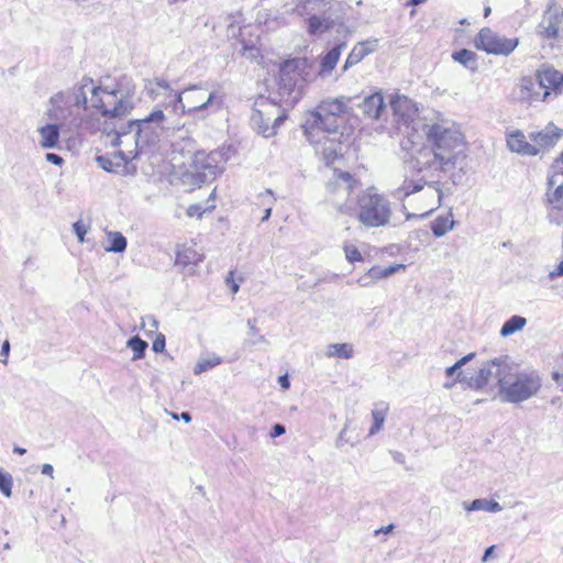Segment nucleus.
<instances>
[{"label":"nucleus","instance_id":"f257e3e1","mask_svg":"<svg viewBox=\"0 0 563 563\" xmlns=\"http://www.w3.org/2000/svg\"><path fill=\"white\" fill-rule=\"evenodd\" d=\"M429 145L417 150L408 161L417 173H430L435 177L455 168L464 169L466 153L464 136L459 128L449 120L427 123L423 126Z\"/></svg>","mask_w":563,"mask_h":563},{"label":"nucleus","instance_id":"f03ea898","mask_svg":"<svg viewBox=\"0 0 563 563\" xmlns=\"http://www.w3.org/2000/svg\"><path fill=\"white\" fill-rule=\"evenodd\" d=\"M67 102L75 106H86L90 102L100 113L109 119H121L133 109L131 97L122 90H107L96 87L91 79H84L82 84L67 93Z\"/></svg>","mask_w":563,"mask_h":563},{"label":"nucleus","instance_id":"7ed1b4c3","mask_svg":"<svg viewBox=\"0 0 563 563\" xmlns=\"http://www.w3.org/2000/svg\"><path fill=\"white\" fill-rule=\"evenodd\" d=\"M223 104L222 95L209 91L201 86H191L177 92L174 97L173 113L189 114L194 118L206 119L218 112Z\"/></svg>","mask_w":563,"mask_h":563},{"label":"nucleus","instance_id":"20e7f679","mask_svg":"<svg viewBox=\"0 0 563 563\" xmlns=\"http://www.w3.org/2000/svg\"><path fill=\"white\" fill-rule=\"evenodd\" d=\"M541 387V378L536 372L519 371L510 364L501 378L500 396L505 401L518 404L534 396Z\"/></svg>","mask_w":563,"mask_h":563},{"label":"nucleus","instance_id":"39448f33","mask_svg":"<svg viewBox=\"0 0 563 563\" xmlns=\"http://www.w3.org/2000/svg\"><path fill=\"white\" fill-rule=\"evenodd\" d=\"M107 142L118 147L115 158L119 157L123 163H130L146 147L132 121L113 123V128L103 129Z\"/></svg>","mask_w":563,"mask_h":563},{"label":"nucleus","instance_id":"423d86ee","mask_svg":"<svg viewBox=\"0 0 563 563\" xmlns=\"http://www.w3.org/2000/svg\"><path fill=\"white\" fill-rule=\"evenodd\" d=\"M357 220L366 228L386 227L390 222V201L383 195L371 189L364 191L357 199Z\"/></svg>","mask_w":563,"mask_h":563},{"label":"nucleus","instance_id":"0eeeda50","mask_svg":"<svg viewBox=\"0 0 563 563\" xmlns=\"http://www.w3.org/2000/svg\"><path fill=\"white\" fill-rule=\"evenodd\" d=\"M423 174L430 179L424 180L423 183H421V180L415 181L405 179L394 192L397 198L404 199L415 192L422 191L421 198L424 200L423 208L427 210L420 213L421 219L429 217L434 210H437L441 206L443 197V192L439 187V178L441 174L435 177H431L430 173Z\"/></svg>","mask_w":563,"mask_h":563},{"label":"nucleus","instance_id":"6e6552de","mask_svg":"<svg viewBox=\"0 0 563 563\" xmlns=\"http://www.w3.org/2000/svg\"><path fill=\"white\" fill-rule=\"evenodd\" d=\"M357 186V181L347 172H334L333 178L327 184L331 203L341 212L350 214L353 210L347 199Z\"/></svg>","mask_w":563,"mask_h":563},{"label":"nucleus","instance_id":"1a4fd4ad","mask_svg":"<svg viewBox=\"0 0 563 563\" xmlns=\"http://www.w3.org/2000/svg\"><path fill=\"white\" fill-rule=\"evenodd\" d=\"M168 114L163 108H154L147 117L131 120L146 147L159 141L162 132L167 128Z\"/></svg>","mask_w":563,"mask_h":563},{"label":"nucleus","instance_id":"9d476101","mask_svg":"<svg viewBox=\"0 0 563 563\" xmlns=\"http://www.w3.org/2000/svg\"><path fill=\"white\" fill-rule=\"evenodd\" d=\"M509 366L508 356L488 361L481 366L476 375L470 377L467 384L473 389H482L492 380H496L500 388L501 378L507 374Z\"/></svg>","mask_w":563,"mask_h":563},{"label":"nucleus","instance_id":"9b49d317","mask_svg":"<svg viewBox=\"0 0 563 563\" xmlns=\"http://www.w3.org/2000/svg\"><path fill=\"white\" fill-rule=\"evenodd\" d=\"M518 43V38L501 36L488 27L482 29L475 38L476 48L494 55L507 56L515 51Z\"/></svg>","mask_w":563,"mask_h":563},{"label":"nucleus","instance_id":"f8f14e48","mask_svg":"<svg viewBox=\"0 0 563 563\" xmlns=\"http://www.w3.org/2000/svg\"><path fill=\"white\" fill-rule=\"evenodd\" d=\"M303 129L308 141L311 144H319L322 135H338L339 123L336 118L323 115L319 110H316L307 119Z\"/></svg>","mask_w":563,"mask_h":563},{"label":"nucleus","instance_id":"ddd939ff","mask_svg":"<svg viewBox=\"0 0 563 563\" xmlns=\"http://www.w3.org/2000/svg\"><path fill=\"white\" fill-rule=\"evenodd\" d=\"M144 91L152 101L157 103L155 108L164 107L163 110L166 113L173 112L174 97L177 92L174 91L168 81L161 78L144 79Z\"/></svg>","mask_w":563,"mask_h":563},{"label":"nucleus","instance_id":"4468645a","mask_svg":"<svg viewBox=\"0 0 563 563\" xmlns=\"http://www.w3.org/2000/svg\"><path fill=\"white\" fill-rule=\"evenodd\" d=\"M217 154L197 152L192 157L191 174L197 184H203L213 179L218 173Z\"/></svg>","mask_w":563,"mask_h":563},{"label":"nucleus","instance_id":"2eb2a0df","mask_svg":"<svg viewBox=\"0 0 563 563\" xmlns=\"http://www.w3.org/2000/svg\"><path fill=\"white\" fill-rule=\"evenodd\" d=\"M518 89V98L529 104L545 101L550 97L536 77H523Z\"/></svg>","mask_w":563,"mask_h":563},{"label":"nucleus","instance_id":"dca6fc26","mask_svg":"<svg viewBox=\"0 0 563 563\" xmlns=\"http://www.w3.org/2000/svg\"><path fill=\"white\" fill-rule=\"evenodd\" d=\"M545 191V201L553 209L563 210V174L551 167V174L548 176Z\"/></svg>","mask_w":563,"mask_h":563},{"label":"nucleus","instance_id":"f3484780","mask_svg":"<svg viewBox=\"0 0 563 563\" xmlns=\"http://www.w3.org/2000/svg\"><path fill=\"white\" fill-rule=\"evenodd\" d=\"M561 136L562 130L553 124H549L541 131L531 132L529 140L532 142V145H537L536 150L538 155L542 151L553 147Z\"/></svg>","mask_w":563,"mask_h":563},{"label":"nucleus","instance_id":"a211bd4d","mask_svg":"<svg viewBox=\"0 0 563 563\" xmlns=\"http://www.w3.org/2000/svg\"><path fill=\"white\" fill-rule=\"evenodd\" d=\"M507 146L508 148L522 156H536L537 145H532V142L528 141L527 136L521 130H512L507 133Z\"/></svg>","mask_w":563,"mask_h":563},{"label":"nucleus","instance_id":"6ab92c4d","mask_svg":"<svg viewBox=\"0 0 563 563\" xmlns=\"http://www.w3.org/2000/svg\"><path fill=\"white\" fill-rule=\"evenodd\" d=\"M534 77L538 79L541 87L549 91V96H551L552 92L558 96L563 84L562 73L553 67H544L538 70Z\"/></svg>","mask_w":563,"mask_h":563},{"label":"nucleus","instance_id":"aec40b11","mask_svg":"<svg viewBox=\"0 0 563 563\" xmlns=\"http://www.w3.org/2000/svg\"><path fill=\"white\" fill-rule=\"evenodd\" d=\"M38 145L44 150L60 148V125L47 123L37 128Z\"/></svg>","mask_w":563,"mask_h":563},{"label":"nucleus","instance_id":"412c9836","mask_svg":"<svg viewBox=\"0 0 563 563\" xmlns=\"http://www.w3.org/2000/svg\"><path fill=\"white\" fill-rule=\"evenodd\" d=\"M358 108L366 118L374 120L380 119L386 108L383 93L377 91L366 96L358 104Z\"/></svg>","mask_w":563,"mask_h":563},{"label":"nucleus","instance_id":"4be33fe9","mask_svg":"<svg viewBox=\"0 0 563 563\" xmlns=\"http://www.w3.org/2000/svg\"><path fill=\"white\" fill-rule=\"evenodd\" d=\"M351 100L352 98L345 96L327 99L318 106L317 110L323 115H331L339 119L347 112Z\"/></svg>","mask_w":563,"mask_h":563},{"label":"nucleus","instance_id":"5701e85b","mask_svg":"<svg viewBox=\"0 0 563 563\" xmlns=\"http://www.w3.org/2000/svg\"><path fill=\"white\" fill-rule=\"evenodd\" d=\"M560 29H563V11L561 13L548 10L539 24V31L548 38L558 36Z\"/></svg>","mask_w":563,"mask_h":563},{"label":"nucleus","instance_id":"b1692460","mask_svg":"<svg viewBox=\"0 0 563 563\" xmlns=\"http://www.w3.org/2000/svg\"><path fill=\"white\" fill-rule=\"evenodd\" d=\"M401 268H405V265L393 264V265H389L386 267L373 266L372 268L368 269V272L363 277H361L357 280V284L361 287H367L371 284V282H376L379 279L388 278L389 276L396 274Z\"/></svg>","mask_w":563,"mask_h":563},{"label":"nucleus","instance_id":"393cba45","mask_svg":"<svg viewBox=\"0 0 563 563\" xmlns=\"http://www.w3.org/2000/svg\"><path fill=\"white\" fill-rule=\"evenodd\" d=\"M203 256L194 247H183L177 251L175 264L180 266L186 273L192 274Z\"/></svg>","mask_w":563,"mask_h":563},{"label":"nucleus","instance_id":"a878e982","mask_svg":"<svg viewBox=\"0 0 563 563\" xmlns=\"http://www.w3.org/2000/svg\"><path fill=\"white\" fill-rule=\"evenodd\" d=\"M317 151H320L327 164L332 163L341 153V143L336 136L330 137L329 135L321 136V143L316 144Z\"/></svg>","mask_w":563,"mask_h":563},{"label":"nucleus","instance_id":"bb28decb","mask_svg":"<svg viewBox=\"0 0 563 563\" xmlns=\"http://www.w3.org/2000/svg\"><path fill=\"white\" fill-rule=\"evenodd\" d=\"M345 48H346L345 43H340V44L335 45L333 48H331L321 58L319 75L328 76L329 74H331V71L334 69L335 65L338 64V62L340 59L342 51Z\"/></svg>","mask_w":563,"mask_h":563},{"label":"nucleus","instance_id":"cd10ccee","mask_svg":"<svg viewBox=\"0 0 563 563\" xmlns=\"http://www.w3.org/2000/svg\"><path fill=\"white\" fill-rule=\"evenodd\" d=\"M307 31L310 35H318L327 32L334 26V21L331 18L319 16L316 14L310 15L307 20Z\"/></svg>","mask_w":563,"mask_h":563},{"label":"nucleus","instance_id":"c85d7f7f","mask_svg":"<svg viewBox=\"0 0 563 563\" xmlns=\"http://www.w3.org/2000/svg\"><path fill=\"white\" fill-rule=\"evenodd\" d=\"M97 162L102 169L110 173H120V168L125 173L135 172V166L129 167V163H123L119 157L115 158V154L112 158L108 156H97Z\"/></svg>","mask_w":563,"mask_h":563},{"label":"nucleus","instance_id":"c756f323","mask_svg":"<svg viewBox=\"0 0 563 563\" xmlns=\"http://www.w3.org/2000/svg\"><path fill=\"white\" fill-rule=\"evenodd\" d=\"M455 227V221L452 220V213L450 212L448 216H439L431 222V231L434 236L441 238L444 236L449 231L453 230Z\"/></svg>","mask_w":563,"mask_h":563},{"label":"nucleus","instance_id":"7c9ffc66","mask_svg":"<svg viewBox=\"0 0 563 563\" xmlns=\"http://www.w3.org/2000/svg\"><path fill=\"white\" fill-rule=\"evenodd\" d=\"M463 507L467 511L485 510L488 512H498L503 510L499 503L486 498L474 499L472 503H464Z\"/></svg>","mask_w":563,"mask_h":563},{"label":"nucleus","instance_id":"2f4dec72","mask_svg":"<svg viewBox=\"0 0 563 563\" xmlns=\"http://www.w3.org/2000/svg\"><path fill=\"white\" fill-rule=\"evenodd\" d=\"M387 410V405L383 402L375 405V408L372 410L373 426L369 429V435H374L383 428Z\"/></svg>","mask_w":563,"mask_h":563},{"label":"nucleus","instance_id":"473e14b6","mask_svg":"<svg viewBox=\"0 0 563 563\" xmlns=\"http://www.w3.org/2000/svg\"><path fill=\"white\" fill-rule=\"evenodd\" d=\"M452 58L471 70L477 68L476 54L470 49L463 48L454 52Z\"/></svg>","mask_w":563,"mask_h":563},{"label":"nucleus","instance_id":"72a5a7b5","mask_svg":"<svg viewBox=\"0 0 563 563\" xmlns=\"http://www.w3.org/2000/svg\"><path fill=\"white\" fill-rule=\"evenodd\" d=\"M325 355L328 357H342V358H352L353 357V347L347 343H334L330 344L327 347Z\"/></svg>","mask_w":563,"mask_h":563},{"label":"nucleus","instance_id":"f704fd0d","mask_svg":"<svg viewBox=\"0 0 563 563\" xmlns=\"http://www.w3.org/2000/svg\"><path fill=\"white\" fill-rule=\"evenodd\" d=\"M526 318L520 316H512L503 324L500 329V335L505 338L509 336L517 331H520L526 325Z\"/></svg>","mask_w":563,"mask_h":563},{"label":"nucleus","instance_id":"c9c22d12","mask_svg":"<svg viewBox=\"0 0 563 563\" xmlns=\"http://www.w3.org/2000/svg\"><path fill=\"white\" fill-rule=\"evenodd\" d=\"M474 357H475V353H470V354L463 356L462 358H460L455 364H453L452 366H450L445 369L446 376L451 377L456 373V378L454 382H460V383L465 382L466 377L463 375V372L460 369L462 368V366H464L465 364L471 362Z\"/></svg>","mask_w":563,"mask_h":563},{"label":"nucleus","instance_id":"e433bc0d","mask_svg":"<svg viewBox=\"0 0 563 563\" xmlns=\"http://www.w3.org/2000/svg\"><path fill=\"white\" fill-rule=\"evenodd\" d=\"M371 53L368 48H366L363 44L355 46L349 54L344 65L343 71L347 70L350 67L358 64L365 56Z\"/></svg>","mask_w":563,"mask_h":563},{"label":"nucleus","instance_id":"4c0bfd02","mask_svg":"<svg viewBox=\"0 0 563 563\" xmlns=\"http://www.w3.org/2000/svg\"><path fill=\"white\" fill-rule=\"evenodd\" d=\"M108 238L110 245L106 246L107 252L121 253L125 251L128 242L126 239L120 232H109Z\"/></svg>","mask_w":563,"mask_h":563},{"label":"nucleus","instance_id":"58836bf2","mask_svg":"<svg viewBox=\"0 0 563 563\" xmlns=\"http://www.w3.org/2000/svg\"><path fill=\"white\" fill-rule=\"evenodd\" d=\"M220 363H221V357L216 354H212L207 357H200L198 360L197 364L195 365L194 373L196 375H199V374L219 365Z\"/></svg>","mask_w":563,"mask_h":563},{"label":"nucleus","instance_id":"ea45409f","mask_svg":"<svg viewBox=\"0 0 563 563\" xmlns=\"http://www.w3.org/2000/svg\"><path fill=\"white\" fill-rule=\"evenodd\" d=\"M255 319L247 320V327L250 329L249 339L245 340V344L251 346H256L260 344H267V341L264 335L258 333V330L255 325Z\"/></svg>","mask_w":563,"mask_h":563},{"label":"nucleus","instance_id":"a19ab883","mask_svg":"<svg viewBox=\"0 0 563 563\" xmlns=\"http://www.w3.org/2000/svg\"><path fill=\"white\" fill-rule=\"evenodd\" d=\"M128 346L133 351V360H137L143 357L147 342L139 336H133L128 341Z\"/></svg>","mask_w":563,"mask_h":563},{"label":"nucleus","instance_id":"79ce46f5","mask_svg":"<svg viewBox=\"0 0 563 563\" xmlns=\"http://www.w3.org/2000/svg\"><path fill=\"white\" fill-rule=\"evenodd\" d=\"M285 120L284 115L276 117L273 121L274 124L272 126L268 125V123L272 121L271 117L266 118V123L258 125V131L262 133L264 137H271L276 134V126Z\"/></svg>","mask_w":563,"mask_h":563},{"label":"nucleus","instance_id":"37998d69","mask_svg":"<svg viewBox=\"0 0 563 563\" xmlns=\"http://www.w3.org/2000/svg\"><path fill=\"white\" fill-rule=\"evenodd\" d=\"M13 478L11 474L1 471L0 472V490L5 497L12 495Z\"/></svg>","mask_w":563,"mask_h":563},{"label":"nucleus","instance_id":"c03bdc74","mask_svg":"<svg viewBox=\"0 0 563 563\" xmlns=\"http://www.w3.org/2000/svg\"><path fill=\"white\" fill-rule=\"evenodd\" d=\"M343 250L345 257L349 262L353 263L363 261V256L355 245L345 244Z\"/></svg>","mask_w":563,"mask_h":563},{"label":"nucleus","instance_id":"a18cd8bd","mask_svg":"<svg viewBox=\"0 0 563 563\" xmlns=\"http://www.w3.org/2000/svg\"><path fill=\"white\" fill-rule=\"evenodd\" d=\"M73 228H74V232L78 236L79 241L84 242V236L87 233L86 225L84 223H81L80 221H77L74 223Z\"/></svg>","mask_w":563,"mask_h":563},{"label":"nucleus","instance_id":"49530a36","mask_svg":"<svg viewBox=\"0 0 563 563\" xmlns=\"http://www.w3.org/2000/svg\"><path fill=\"white\" fill-rule=\"evenodd\" d=\"M410 103V101L407 99V98H402V99H398L396 101H393L391 102V107L395 111L396 114H400L401 117H405L404 113H400V107H408Z\"/></svg>","mask_w":563,"mask_h":563},{"label":"nucleus","instance_id":"de8ad7c7","mask_svg":"<svg viewBox=\"0 0 563 563\" xmlns=\"http://www.w3.org/2000/svg\"><path fill=\"white\" fill-rule=\"evenodd\" d=\"M45 159L48 163L54 164L56 166H62L64 164V158L60 155L55 154V153H47L45 155Z\"/></svg>","mask_w":563,"mask_h":563},{"label":"nucleus","instance_id":"09e8293b","mask_svg":"<svg viewBox=\"0 0 563 563\" xmlns=\"http://www.w3.org/2000/svg\"><path fill=\"white\" fill-rule=\"evenodd\" d=\"M152 347L155 352H163L165 349V336L163 334H158L154 340Z\"/></svg>","mask_w":563,"mask_h":563},{"label":"nucleus","instance_id":"8fccbe9b","mask_svg":"<svg viewBox=\"0 0 563 563\" xmlns=\"http://www.w3.org/2000/svg\"><path fill=\"white\" fill-rule=\"evenodd\" d=\"M203 212H205V210H202L200 205H191L187 209V214H188V217H191V218L192 217L201 218Z\"/></svg>","mask_w":563,"mask_h":563},{"label":"nucleus","instance_id":"3c124183","mask_svg":"<svg viewBox=\"0 0 563 563\" xmlns=\"http://www.w3.org/2000/svg\"><path fill=\"white\" fill-rule=\"evenodd\" d=\"M285 432H286L285 426L280 424V423H276L272 428L271 437L272 438H277V437L283 435Z\"/></svg>","mask_w":563,"mask_h":563},{"label":"nucleus","instance_id":"603ef678","mask_svg":"<svg viewBox=\"0 0 563 563\" xmlns=\"http://www.w3.org/2000/svg\"><path fill=\"white\" fill-rule=\"evenodd\" d=\"M495 549H496V547H495V545H490V547H488V548L485 550V552H484V554H483V556H482V562H483V563H487V562L492 559V556H493V553H494Z\"/></svg>","mask_w":563,"mask_h":563},{"label":"nucleus","instance_id":"864d4df0","mask_svg":"<svg viewBox=\"0 0 563 563\" xmlns=\"http://www.w3.org/2000/svg\"><path fill=\"white\" fill-rule=\"evenodd\" d=\"M552 168H556V169H559L563 174V152L554 161V163L552 164Z\"/></svg>","mask_w":563,"mask_h":563},{"label":"nucleus","instance_id":"5fc2aeb1","mask_svg":"<svg viewBox=\"0 0 563 563\" xmlns=\"http://www.w3.org/2000/svg\"><path fill=\"white\" fill-rule=\"evenodd\" d=\"M390 454L393 455L394 461H396L399 464L405 463V455L398 451H391Z\"/></svg>","mask_w":563,"mask_h":563},{"label":"nucleus","instance_id":"6e6d98bb","mask_svg":"<svg viewBox=\"0 0 563 563\" xmlns=\"http://www.w3.org/2000/svg\"><path fill=\"white\" fill-rule=\"evenodd\" d=\"M295 86V82L291 78H289L288 82L284 85V87H280V89H283V95L284 93H287V95H290L291 90H292V87Z\"/></svg>","mask_w":563,"mask_h":563},{"label":"nucleus","instance_id":"4d7b16f0","mask_svg":"<svg viewBox=\"0 0 563 563\" xmlns=\"http://www.w3.org/2000/svg\"><path fill=\"white\" fill-rule=\"evenodd\" d=\"M54 468L51 464H43L42 474L53 477Z\"/></svg>","mask_w":563,"mask_h":563},{"label":"nucleus","instance_id":"13d9d810","mask_svg":"<svg viewBox=\"0 0 563 563\" xmlns=\"http://www.w3.org/2000/svg\"><path fill=\"white\" fill-rule=\"evenodd\" d=\"M272 205H273V202H271L269 206L264 210V216L262 217V222H265L269 219V217L272 214V210H273Z\"/></svg>","mask_w":563,"mask_h":563},{"label":"nucleus","instance_id":"bf43d9fd","mask_svg":"<svg viewBox=\"0 0 563 563\" xmlns=\"http://www.w3.org/2000/svg\"><path fill=\"white\" fill-rule=\"evenodd\" d=\"M9 352H10V343H9V341H4L1 346V355L7 357L9 355Z\"/></svg>","mask_w":563,"mask_h":563},{"label":"nucleus","instance_id":"052dcab7","mask_svg":"<svg viewBox=\"0 0 563 563\" xmlns=\"http://www.w3.org/2000/svg\"><path fill=\"white\" fill-rule=\"evenodd\" d=\"M227 283H228V285L230 286V288H231V290H232V292H233V294H236V292L239 291V287H240V286H239L234 280H232V279L228 278V279H227Z\"/></svg>","mask_w":563,"mask_h":563},{"label":"nucleus","instance_id":"680f3d73","mask_svg":"<svg viewBox=\"0 0 563 563\" xmlns=\"http://www.w3.org/2000/svg\"><path fill=\"white\" fill-rule=\"evenodd\" d=\"M252 121L254 124H260V122L264 121L263 112L258 111L256 114H254Z\"/></svg>","mask_w":563,"mask_h":563},{"label":"nucleus","instance_id":"e2e57ef3","mask_svg":"<svg viewBox=\"0 0 563 563\" xmlns=\"http://www.w3.org/2000/svg\"><path fill=\"white\" fill-rule=\"evenodd\" d=\"M278 382L283 388H289V380L287 375L280 376Z\"/></svg>","mask_w":563,"mask_h":563},{"label":"nucleus","instance_id":"0e129e2a","mask_svg":"<svg viewBox=\"0 0 563 563\" xmlns=\"http://www.w3.org/2000/svg\"><path fill=\"white\" fill-rule=\"evenodd\" d=\"M393 529H394V526H393V525H388V526H386V527H382V528L377 529V530L375 531V533H376V534H378V533H380V532H383V533H388V532H390Z\"/></svg>","mask_w":563,"mask_h":563},{"label":"nucleus","instance_id":"69168bd1","mask_svg":"<svg viewBox=\"0 0 563 563\" xmlns=\"http://www.w3.org/2000/svg\"><path fill=\"white\" fill-rule=\"evenodd\" d=\"M179 419L188 423L191 421V415L188 411H184L180 413Z\"/></svg>","mask_w":563,"mask_h":563},{"label":"nucleus","instance_id":"338daca9","mask_svg":"<svg viewBox=\"0 0 563 563\" xmlns=\"http://www.w3.org/2000/svg\"><path fill=\"white\" fill-rule=\"evenodd\" d=\"M13 452L19 455H23V454H25L26 450L23 448H20V446H14Z\"/></svg>","mask_w":563,"mask_h":563},{"label":"nucleus","instance_id":"774afa93","mask_svg":"<svg viewBox=\"0 0 563 563\" xmlns=\"http://www.w3.org/2000/svg\"><path fill=\"white\" fill-rule=\"evenodd\" d=\"M552 376L556 383H559L561 378L563 379L562 374H560L559 372H554Z\"/></svg>","mask_w":563,"mask_h":563}]
</instances>
